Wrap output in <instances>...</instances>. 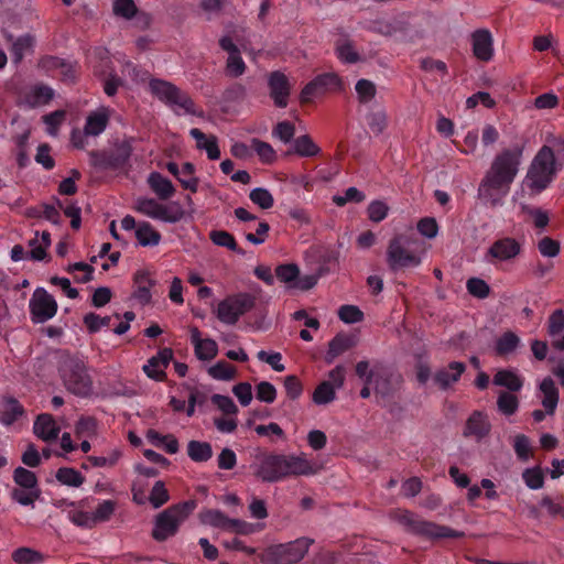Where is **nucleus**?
<instances>
[{
	"label": "nucleus",
	"instance_id": "20e7f679",
	"mask_svg": "<svg viewBox=\"0 0 564 564\" xmlns=\"http://www.w3.org/2000/svg\"><path fill=\"white\" fill-rule=\"evenodd\" d=\"M423 252V241L415 234L395 235L387 248L388 267L394 272L416 267Z\"/></svg>",
	"mask_w": 564,
	"mask_h": 564
},
{
	"label": "nucleus",
	"instance_id": "4be33fe9",
	"mask_svg": "<svg viewBox=\"0 0 564 564\" xmlns=\"http://www.w3.org/2000/svg\"><path fill=\"white\" fill-rule=\"evenodd\" d=\"M191 343L199 360H212L218 352L217 343L212 338L202 339L200 332L197 327L191 329Z\"/></svg>",
	"mask_w": 564,
	"mask_h": 564
},
{
	"label": "nucleus",
	"instance_id": "a19ab883",
	"mask_svg": "<svg viewBox=\"0 0 564 564\" xmlns=\"http://www.w3.org/2000/svg\"><path fill=\"white\" fill-rule=\"evenodd\" d=\"M208 375L216 380H231L235 378L236 368L227 361L220 360L209 367Z\"/></svg>",
	"mask_w": 564,
	"mask_h": 564
},
{
	"label": "nucleus",
	"instance_id": "a211bd4d",
	"mask_svg": "<svg viewBox=\"0 0 564 564\" xmlns=\"http://www.w3.org/2000/svg\"><path fill=\"white\" fill-rule=\"evenodd\" d=\"M172 358L173 350L171 348H163L148 360V364L143 366V371L153 380L164 381L166 378L164 369L169 367Z\"/></svg>",
	"mask_w": 564,
	"mask_h": 564
},
{
	"label": "nucleus",
	"instance_id": "412c9836",
	"mask_svg": "<svg viewBox=\"0 0 564 564\" xmlns=\"http://www.w3.org/2000/svg\"><path fill=\"white\" fill-rule=\"evenodd\" d=\"M491 430V424L486 413L474 411L466 421L464 436H474L477 440L486 437Z\"/></svg>",
	"mask_w": 564,
	"mask_h": 564
},
{
	"label": "nucleus",
	"instance_id": "7ed1b4c3",
	"mask_svg": "<svg viewBox=\"0 0 564 564\" xmlns=\"http://www.w3.org/2000/svg\"><path fill=\"white\" fill-rule=\"evenodd\" d=\"M522 153L523 149L521 147L501 150L495 156L490 169L480 183V195L490 197L494 191H508L518 174Z\"/></svg>",
	"mask_w": 564,
	"mask_h": 564
},
{
	"label": "nucleus",
	"instance_id": "c756f323",
	"mask_svg": "<svg viewBox=\"0 0 564 564\" xmlns=\"http://www.w3.org/2000/svg\"><path fill=\"white\" fill-rule=\"evenodd\" d=\"M23 414V405L14 397H7L4 399L3 410L0 413V422L6 426H10Z\"/></svg>",
	"mask_w": 564,
	"mask_h": 564
},
{
	"label": "nucleus",
	"instance_id": "4468645a",
	"mask_svg": "<svg viewBox=\"0 0 564 564\" xmlns=\"http://www.w3.org/2000/svg\"><path fill=\"white\" fill-rule=\"evenodd\" d=\"M30 312L33 323H45L57 312V303L45 289L37 288L30 300Z\"/></svg>",
	"mask_w": 564,
	"mask_h": 564
},
{
	"label": "nucleus",
	"instance_id": "0eeeda50",
	"mask_svg": "<svg viewBox=\"0 0 564 564\" xmlns=\"http://www.w3.org/2000/svg\"><path fill=\"white\" fill-rule=\"evenodd\" d=\"M59 376L65 388L77 397H88L93 392V379L86 364L68 357L59 366Z\"/></svg>",
	"mask_w": 564,
	"mask_h": 564
},
{
	"label": "nucleus",
	"instance_id": "8fccbe9b",
	"mask_svg": "<svg viewBox=\"0 0 564 564\" xmlns=\"http://www.w3.org/2000/svg\"><path fill=\"white\" fill-rule=\"evenodd\" d=\"M521 212L523 214L529 215L532 218L534 227L536 229L542 230L549 225V221H550L549 214H547V212H545L541 208H532L528 205H521Z\"/></svg>",
	"mask_w": 564,
	"mask_h": 564
},
{
	"label": "nucleus",
	"instance_id": "a18cd8bd",
	"mask_svg": "<svg viewBox=\"0 0 564 564\" xmlns=\"http://www.w3.org/2000/svg\"><path fill=\"white\" fill-rule=\"evenodd\" d=\"M497 406L502 414L509 416L517 412L519 408V400L512 393L500 392L497 399Z\"/></svg>",
	"mask_w": 564,
	"mask_h": 564
},
{
	"label": "nucleus",
	"instance_id": "f257e3e1",
	"mask_svg": "<svg viewBox=\"0 0 564 564\" xmlns=\"http://www.w3.org/2000/svg\"><path fill=\"white\" fill-rule=\"evenodd\" d=\"M563 164V139H554L552 145H543L533 158L524 178L530 194L538 195L546 189Z\"/></svg>",
	"mask_w": 564,
	"mask_h": 564
},
{
	"label": "nucleus",
	"instance_id": "b1692460",
	"mask_svg": "<svg viewBox=\"0 0 564 564\" xmlns=\"http://www.w3.org/2000/svg\"><path fill=\"white\" fill-rule=\"evenodd\" d=\"M355 346V339L352 336L339 333L329 343L328 350L325 355V362L332 364L334 360Z\"/></svg>",
	"mask_w": 564,
	"mask_h": 564
},
{
	"label": "nucleus",
	"instance_id": "ddd939ff",
	"mask_svg": "<svg viewBox=\"0 0 564 564\" xmlns=\"http://www.w3.org/2000/svg\"><path fill=\"white\" fill-rule=\"evenodd\" d=\"M368 373L373 379V391L377 398L380 399L379 403L386 406L398 390L399 378H394L387 368L378 364L372 368L369 367Z\"/></svg>",
	"mask_w": 564,
	"mask_h": 564
},
{
	"label": "nucleus",
	"instance_id": "39448f33",
	"mask_svg": "<svg viewBox=\"0 0 564 564\" xmlns=\"http://www.w3.org/2000/svg\"><path fill=\"white\" fill-rule=\"evenodd\" d=\"M196 508L194 500H187L170 506L155 517L152 538L158 542H164L174 536L181 524Z\"/></svg>",
	"mask_w": 564,
	"mask_h": 564
},
{
	"label": "nucleus",
	"instance_id": "bf43d9fd",
	"mask_svg": "<svg viewBox=\"0 0 564 564\" xmlns=\"http://www.w3.org/2000/svg\"><path fill=\"white\" fill-rule=\"evenodd\" d=\"M212 403L216 405L224 414L226 415H236L238 413V406L235 404L234 400L228 395L223 394H213Z\"/></svg>",
	"mask_w": 564,
	"mask_h": 564
},
{
	"label": "nucleus",
	"instance_id": "6e6552de",
	"mask_svg": "<svg viewBox=\"0 0 564 564\" xmlns=\"http://www.w3.org/2000/svg\"><path fill=\"white\" fill-rule=\"evenodd\" d=\"M314 540L310 538H299L288 543H281L268 546L261 561L265 564H296L307 553Z\"/></svg>",
	"mask_w": 564,
	"mask_h": 564
},
{
	"label": "nucleus",
	"instance_id": "f3484780",
	"mask_svg": "<svg viewBox=\"0 0 564 564\" xmlns=\"http://www.w3.org/2000/svg\"><path fill=\"white\" fill-rule=\"evenodd\" d=\"M466 371V365L463 361H451L446 367L440 368L433 376L434 383L443 391L448 390L454 383L458 382L462 375Z\"/></svg>",
	"mask_w": 564,
	"mask_h": 564
},
{
	"label": "nucleus",
	"instance_id": "ea45409f",
	"mask_svg": "<svg viewBox=\"0 0 564 564\" xmlns=\"http://www.w3.org/2000/svg\"><path fill=\"white\" fill-rule=\"evenodd\" d=\"M149 502L154 509L161 508L170 500V494L162 480H158L148 497Z\"/></svg>",
	"mask_w": 564,
	"mask_h": 564
},
{
	"label": "nucleus",
	"instance_id": "1a4fd4ad",
	"mask_svg": "<svg viewBox=\"0 0 564 564\" xmlns=\"http://www.w3.org/2000/svg\"><path fill=\"white\" fill-rule=\"evenodd\" d=\"M132 154L130 142L122 141L115 143L110 150L89 152L90 164L99 171H115L123 169Z\"/></svg>",
	"mask_w": 564,
	"mask_h": 564
},
{
	"label": "nucleus",
	"instance_id": "680f3d73",
	"mask_svg": "<svg viewBox=\"0 0 564 564\" xmlns=\"http://www.w3.org/2000/svg\"><path fill=\"white\" fill-rule=\"evenodd\" d=\"M513 449L520 460H528L531 456V443L529 437L524 434L516 435L513 440Z\"/></svg>",
	"mask_w": 564,
	"mask_h": 564
},
{
	"label": "nucleus",
	"instance_id": "de8ad7c7",
	"mask_svg": "<svg viewBox=\"0 0 564 564\" xmlns=\"http://www.w3.org/2000/svg\"><path fill=\"white\" fill-rule=\"evenodd\" d=\"M116 501L104 500L100 502L91 514L94 525L99 522L108 521L116 510Z\"/></svg>",
	"mask_w": 564,
	"mask_h": 564
},
{
	"label": "nucleus",
	"instance_id": "37998d69",
	"mask_svg": "<svg viewBox=\"0 0 564 564\" xmlns=\"http://www.w3.org/2000/svg\"><path fill=\"white\" fill-rule=\"evenodd\" d=\"M40 489H24V488H13L11 491V498L20 503L21 506H34L35 500L40 497Z\"/></svg>",
	"mask_w": 564,
	"mask_h": 564
},
{
	"label": "nucleus",
	"instance_id": "423d86ee",
	"mask_svg": "<svg viewBox=\"0 0 564 564\" xmlns=\"http://www.w3.org/2000/svg\"><path fill=\"white\" fill-rule=\"evenodd\" d=\"M394 519L412 534L423 536L430 540L438 539H460L464 532L454 530L447 525L437 524L432 521L423 520L409 510H398Z\"/></svg>",
	"mask_w": 564,
	"mask_h": 564
},
{
	"label": "nucleus",
	"instance_id": "e2e57ef3",
	"mask_svg": "<svg viewBox=\"0 0 564 564\" xmlns=\"http://www.w3.org/2000/svg\"><path fill=\"white\" fill-rule=\"evenodd\" d=\"M113 13L117 17L131 19L138 13V8L133 0H116L113 2Z\"/></svg>",
	"mask_w": 564,
	"mask_h": 564
},
{
	"label": "nucleus",
	"instance_id": "864d4df0",
	"mask_svg": "<svg viewBox=\"0 0 564 564\" xmlns=\"http://www.w3.org/2000/svg\"><path fill=\"white\" fill-rule=\"evenodd\" d=\"M338 317L346 324H354L364 319V313L358 306L346 304L339 307Z\"/></svg>",
	"mask_w": 564,
	"mask_h": 564
},
{
	"label": "nucleus",
	"instance_id": "72a5a7b5",
	"mask_svg": "<svg viewBox=\"0 0 564 564\" xmlns=\"http://www.w3.org/2000/svg\"><path fill=\"white\" fill-rule=\"evenodd\" d=\"M313 402L317 405H325L336 399V389L330 381H322L313 392Z\"/></svg>",
	"mask_w": 564,
	"mask_h": 564
},
{
	"label": "nucleus",
	"instance_id": "f03ea898",
	"mask_svg": "<svg viewBox=\"0 0 564 564\" xmlns=\"http://www.w3.org/2000/svg\"><path fill=\"white\" fill-rule=\"evenodd\" d=\"M250 468L264 482H276L293 475L313 474V467L306 458L272 453L258 455Z\"/></svg>",
	"mask_w": 564,
	"mask_h": 564
},
{
	"label": "nucleus",
	"instance_id": "13d9d810",
	"mask_svg": "<svg viewBox=\"0 0 564 564\" xmlns=\"http://www.w3.org/2000/svg\"><path fill=\"white\" fill-rule=\"evenodd\" d=\"M336 53L345 63L352 64L360 61L359 54L355 51L354 45L349 40L338 43L336 46Z\"/></svg>",
	"mask_w": 564,
	"mask_h": 564
},
{
	"label": "nucleus",
	"instance_id": "473e14b6",
	"mask_svg": "<svg viewBox=\"0 0 564 564\" xmlns=\"http://www.w3.org/2000/svg\"><path fill=\"white\" fill-rule=\"evenodd\" d=\"M187 455L195 463H204L212 458L213 448L207 442L189 441L187 444Z\"/></svg>",
	"mask_w": 564,
	"mask_h": 564
},
{
	"label": "nucleus",
	"instance_id": "f704fd0d",
	"mask_svg": "<svg viewBox=\"0 0 564 564\" xmlns=\"http://www.w3.org/2000/svg\"><path fill=\"white\" fill-rule=\"evenodd\" d=\"M210 240L219 247H226L230 251L237 252L238 254L243 256L246 251L238 247L235 237L225 230H213L209 234Z\"/></svg>",
	"mask_w": 564,
	"mask_h": 564
},
{
	"label": "nucleus",
	"instance_id": "338daca9",
	"mask_svg": "<svg viewBox=\"0 0 564 564\" xmlns=\"http://www.w3.org/2000/svg\"><path fill=\"white\" fill-rule=\"evenodd\" d=\"M256 397L261 402L272 403L276 398L275 387L268 381H261L257 384Z\"/></svg>",
	"mask_w": 564,
	"mask_h": 564
},
{
	"label": "nucleus",
	"instance_id": "5fc2aeb1",
	"mask_svg": "<svg viewBox=\"0 0 564 564\" xmlns=\"http://www.w3.org/2000/svg\"><path fill=\"white\" fill-rule=\"evenodd\" d=\"M300 275V268L295 263L280 264L275 268V276L280 282H294Z\"/></svg>",
	"mask_w": 564,
	"mask_h": 564
},
{
	"label": "nucleus",
	"instance_id": "79ce46f5",
	"mask_svg": "<svg viewBox=\"0 0 564 564\" xmlns=\"http://www.w3.org/2000/svg\"><path fill=\"white\" fill-rule=\"evenodd\" d=\"M13 480L18 486H20L24 489L37 488L36 475L33 471H31L24 467H18L14 469Z\"/></svg>",
	"mask_w": 564,
	"mask_h": 564
},
{
	"label": "nucleus",
	"instance_id": "7c9ffc66",
	"mask_svg": "<svg viewBox=\"0 0 564 564\" xmlns=\"http://www.w3.org/2000/svg\"><path fill=\"white\" fill-rule=\"evenodd\" d=\"M321 149L315 144L308 134H303L293 141V150L285 152V155L293 153L300 156H315L319 153Z\"/></svg>",
	"mask_w": 564,
	"mask_h": 564
},
{
	"label": "nucleus",
	"instance_id": "6e6d98bb",
	"mask_svg": "<svg viewBox=\"0 0 564 564\" xmlns=\"http://www.w3.org/2000/svg\"><path fill=\"white\" fill-rule=\"evenodd\" d=\"M33 37L31 35L20 36L12 44V55L14 63H20L23 59L24 52L33 46Z\"/></svg>",
	"mask_w": 564,
	"mask_h": 564
},
{
	"label": "nucleus",
	"instance_id": "f8f14e48",
	"mask_svg": "<svg viewBox=\"0 0 564 564\" xmlns=\"http://www.w3.org/2000/svg\"><path fill=\"white\" fill-rule=\"evenodd\" d=\"M135 209L149 217L158 218L167 223L180 221L184 217V210L178 203L169 206L158 203L153 198H139Z\"/></svg>",
	"mask_w": 564,
	"mask_h": 564
},
{
	"label": "nucleus",
	"instance_id": "c85d7f7f",
	"mask_svg": "<svg viewBox=\"0 0 564 564\" xmlns=\"http://www.w3.org/2000/svg\"><path fill=\"white\" fill-rule=\"evenodd\" d=\"M521 344L520 337L511 332H505L500 337L497 338L495 344L496 355L499 357H508L513 354Z\"/></svg>",
	"mask_w": 564,
	"mask_h": 564
},
{
	"label": "nucleus",
	"instance_id": "393cba45",
	"mask_svg": "<svg viewBox=\"0 0 564 564\" xmlns=\"http://www.w3.org/2000/svg\"><path fill=\"white\" fill-rule=\"evenodd\" d=\"M492 382L495 386L503 387L510 392H519L523 387L524 380L514 370L500 369L495 373Z\"/></svg>",
	"mask_w": 564,
	"mask_h": 564
},
{
	"label": "nucleus",
	"instance_id": "c9c22d12",
	"mask_svg": "<svg viewBox=\"0 0 564 564\" xmlns=\"http://www.w3.org/2000/svg\"><path fill=\"white\" fill-rule=\"evenodd\" d=\"M135 237L143 247L155 246L161 240V235L149 223H141L137 230Z\"/></svg>",
	"mask_w": 564,
	"mask_h": 564
},
{
	"label": "nucleus",
	"instance_id": "9d476101",
	"mask_svg": "<svg viewBox=\"0 0 564 564\" xmlns=\"http://www.w3.org/2000/svg\"><path fill=\"white\" fill-rule=\"evenodd\" d=\"M150 89L160 100L169 105H177L189 115L204 117L203 111H196L194 100L172 83L152 79L150 82Z\"/></svg>",
	"mask_w": 564,
	"mask_h": 564
},
{
	"label": "nucleus",
	"instance_id": "052dcab7",
	"mask_svg": "<svg viewBox=\"0 0 564 564\" xmlns=\"http://www.w3.org/2000/svg\"><path fill=\"white\" fill-rule=\"evenodd\" d=\"M245 69L246 65L240 56V51H238V53L228 54L226 72L230 77L237 78L241 76Z\"/></svg>",
	"mask_w": 564,
	"mask_h": 564
},
{
	"label": "nucleus",
	"instance_id": "c03bdc74",
	"mask_svg": "<svg viewBox=\"0 0 564 564\" xmlns=\"http://www.w3.org/2000/svg\"><path fill=\"white\" fill-rule=\"evenodd\" d=\"M108 123V116L105 113H93L88 116L87 122L85 126V134L86 135H98L101 133Z\"/></svg>",
	"mask_w": 564,
	"mask_h": 564
},
{
	"label": "nucleus",
	"instance_id": "2f4dec72",
	"mask_svg": "<svg viewBox=\"0 0 564 564\" xmlns=\"http://www.w3.org/2000/svg\"><path fill=\"white\" fill-rule=\"evenodd\" d=\"M313 82L319 94L340 91L343 88V80L336 73L321 74Z\"/></svg>",
	"mask_w": 564,
	"mask_h": 564
},
{
	"label": "nucleus",
	"instance_id": "4d7b16f0",
	"mask_svg": "<svg viewBox=\"0 0 564 564\" xmlns=\"http://www.w3.org/2000/svg\"><path fill=\"white\" fill-rule=\"evenodd\" d=\"M355 88L361 104L372 100L377 94L376 85L368 79L358 80Z\"/></svg>",
	"mask_w": 564,
	"mask_h": 564
},
{
	"label": "nucleus",
	"instance_id": "603ef678",
	"mask_svg": "<svg viewBox=\"0 0 564 564\" xmlns=\"http://www.w3.org/2000/svg\"><path fill=\"white\" fill-rule=\"evenodd\" d=\"M524 484L532 490H536L544 485V475L539 467L527 468L522 473Z\"/></svg>",
	"mask_w": 564,
	"mask_h": 564
},
{
	"label": "nucleus",
	"instance_id": "dca6fc26",
	"mask_svg": "<svg viewBox=\"0 0 564 564\" xmlns=\"http://www.w3.org/2000/svg\"><path fill=\"white\" fill-rule=\"evenodd\" d=\"M268 84L274 105L279 108H285L291 93L288 77L282 72L275 70L270 74Z\"/></svg>",
	"mask_w": 564,
	"mask_h": 564
},
{
	"label": "nucleus",
	"instance_id": "a878e982",
	"mask_svg": "<svg viewBox=\"0 0 564 564\" xmlns=\"http://www.w3.org/2000/svg\"><path fill=\"white\" fill-rule=\"evenodd\" d=\"M148 184L162 200L171 198L175 193V187L172 182L159 172H152L149 175Z\"/></svg>",
	"mask_w": 564,
	"mask_h": 564
},
{
	"label": "nucleus",
	"instance_id": "6ab92c4d",
	"mask_svg": "<svg viewBox=\"0 0 564 564\" xmlns=\"http://www.w3.org/2000/svg\"><path fill=\"white\" fill-rule=\"evenodd\" d=\"M202 522L215 528L236 532H243V528L247 525L245 521L230 519L224 512L216 509H209L203 512Z\"/></svg>",
	"mask_w": 564,
	"mask_h": 564
},
{
	"label": "nucleus",
	"instance_id": "cd10ccee",
	"mask_svg": "<svg viewBox=\"0 0 564 564\" xmlns=\"http://www.w3.org/2000/svg\"><path fill=\"white\" fill-rule=\"evenodd\" d=\"M189 133L196 140L197 149L205 150L207 152L208 159L218 160L220 158V150L215 135H209L207 138L206 134L197 128L192 129Z\"/></svg>",
	"mask_w": 564,
	"mask_h": 564
},
{
	"label": "nucleus",
	"instance_id": "aec40b11",
	"mask_svg": "<svg viewBox=\"0 0 564 564\" xmlns=\"http://www.w3.org/2000/svg\"><path fill=\"white\" fill-rule=\"evenodd\" d=\"M474 56L481 61L488 62L494 56L492 37L487 29H478L471 34Z\"/></svg>",
	"mask_w": 564,
	"mask_h": 564
},
{
	"label": "nucleus",
	"instance_id": "58836bf2",
	"mask_svg": "<svg viewBox=\"0 0 564 564\" xmlns=\"http://www.w3.org/2000/svg\"><path fill=\"white\" fill-rule=\"evenodd\" d=\"M369 361L361 360L358 361L355 367V372L359 379L364 381V387L360 390V397L362 399H368L371 395V388H373V379L368 373Z\"/></svg>",
	"mask_w": 564,
	"mask_h": 564
},
{
	"label": "nucleus",
	"instance_id": "69168bd1",
	"mask_svg": "<svg viewBox=\"0 0 564 564\" xmlns=\"http://www.w3.org/2000/svg\"><path fill=\"white\" fill-rule=\"evenodd\" d=\"M251 144L263 162L272 163L275 160V151L269 143L259 139H252Z\"/></svg>",
	"mask_w": 564,
	"mask_h": 564
},
{
	"label": "nucleus",
	"instance_id": "49530a36",
	"mask_svg": "<svg viewBox=\"0 0 564 564\" xmlns=\"http://www.w3.org/2000/svg\"><path fill=\"white\" fill-rule=\"evenodd\" d=\"M110 322V316L101 317L93 312L85 314L83 318V323L89 334L98 333L102 327L109 326Z\"/></svg>",
	"mask_w": 564,
	"mask_h": 564
},
{
	"label": "nucleus",
	"instance_id": "e433bc0d",
	"mask_svg": "<svg viewBox=\"0 0 564 564\" xmlns=\"http://www.w3.org/2000/svg\"><path fill=\"white\" fill-rule=\"evenodd\" d=\"M12 560L17 564H41L45 557L41 552L23 546L12 553Z\"/></svg>",
	"mask_w": 564,
	"mask_h": 564
},
{
	"label": "nucleus",
	"instance_id": "9b49d317",
	"mask_svg": "<svg viewBox=\"0 0 564 564\" xmlns=\"http://www.w3.org/2000/svg\"><path fill=\"white\" fill-rule=\"evenodd\" d=\"M254 306V297L247 293L229 295L218 303L217 318L227 325L236 324L239 318Z\"/></svg>",
	"mask_w": 564,
	"mask_h": 564
},
{
	"label": "nucleus",
	"instance_id": "774afa93",
	"mask_svg": "<svg viewBox=\"0 0 564 564\" xmlns=\"http://www.w3.org/2000/svg\"><path fill=\"white\" fill-rule=\"evenodd\" d=\"M368 217L373 223L383 220L389 212V206L382 200H373L368 206Z\"/></svg>",
	"mask_w": 564,
	"mask_h": 564
},
{
	"label": "nucleus",
	"instance_id": "bb28decb",
	"mask_svg": "<svg viewBox=\"0 0 564 564\" xmlns=\"http://www.w3.org/2000/svg\"><path fill=\"white\" fill-rule=\"evenodd\" d=\"M540 391L543 394L542 405L547 414H553L558 403V389L552 378L546 377L540 383Z\"/></svg>",
	"mask_w": 564,
	"mask_h": 564
},
{
	"label": "nucleus",
	"instance_id": "5701e85b",
	"mask_svg": "<svg viewBox=\"0 0 564 564\" xmlns=\"http://www.w3.org/2000/svg\"><path fill=\"white\" fill-rule=\"evenodd\" d=\"M34 434L44 442L55 441L59 433V426L48 413L37 415L34 425Z\"/></svg>",
	"mask_w": 564,
	"mask_h": 564
},
{
	"label": "nucleus",
	"instance_id": "3c124183",
	"mask_svg": "<svg viewBox=\"0 0 564 564\" xmlns=\"http://www.w3.org/2000/svg\"><path fill=\"white\" fill-rule=\"evenodd\" d=\"M250 200L262 209H269L273 206L274 199L272 194L265 188H254L249 194Z\"/></svg>",
	"mask_w": 564,
	"mask_h": 564
},
{
	"label": "nucleus",
	"instance_id": "0e129e2a",
	"mask_svg": "<svg viewBox=\"0 0 564 564\" xmlns=\"http://www.w3.org/2000/svg\"><path fill=\"white\" fill-rule=\"evenodd\" d=\"M368 121L370 130L379 135L387 128V113L383 110L372 111L368 115Z\"/></svg>",
	"mask_w": 564,
	"mask_h": 564
},
{
	"label": "nucleus",
	"instance_id": "09e8293b",
	"mask_svg": "<svg viewBox=\"0 0 564 564\" xmlns=\"http://www.w3.org/2000/svg\"><path fill=\"white\" fill-rule=\"evenodd\" d=\"M195 166L191 162H186L182 166L183 177H178L180 183L185 189H189L192 193L197 192L198 178L194 176Z\"/></svg>",
	"mask_w": 564,
	"mask_h": 564
},
{
	"label": "nucleus",
	"instance_id": "2eb2a0df",
	"mask_svg": "<svg viewBox=\"0 0 564 564\" xmlns=\"http://www.w3.org/2000/svg\"><path fill=\"white\" fill-rule=\"evenodd\" d=\"M521 253L520 242L511 237L496 240L487 251V258L498 261H509Z\"/></svg>",
	"mask_w": 564,
	"mask_h": 564
},
{
	"label": "nucleus",
	"instance_id": "4c0bfd02",
	"mask_svg": "<svg viewBox=\"0 0 564 564\" xmlns=\"http://www.w3.org/2000/svg\"><path fill=\"white\" fill-rule=\"evenodd\" d=\"M57 481L70 487H79L84 484L85 477L75 468L61 467L55 475Z\"/></svg>",
	"mask_w": 564,
	"mask_h": 564
}]
</instances>
